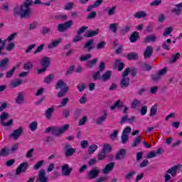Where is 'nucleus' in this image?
<instances>
[{
    "label": "nucleus",
    "mask_w": 182,
    "mask_h": 182,
    "mask_svg": "<svg viewBox=\"0 0 182 182\" xmlns=\"http://www.w3.org/2000/svg\"><path fill=\"white\" fill-rule=\"evenodd\" d=\"M53 108L50 107L48 108L46 112V117L47 119H50V117H52V113H53Z\"/></svg>",
    "instance_id": "obj_53"
},
{
    "label": "nucleus",
    "mask_w": 182,
    "mask_h": 182,
    "mask_svg": "<svg viewBox=\"0 0 182 182\" xmlns=\"http://www.w3.org/2000/svg\"><path fill=\"white\" fill-rule=\"evenodd\" d=\"M146 12L144 11H139L134 14V18H144L146 16Z\"/></svg>",
    "instance_id": "obj_59"
},
{
    "label": "nucleus",
    "mask_w": 182,
    "mask_h": 182,
    "mask_svg": "<svg viewBox=\"0 0 182 182\" xmlns=\"http://www.w3.org/2000/svg\"><path fill=\"white\" fill-rule=\"evenodd\" d=\"M9 64V58H4L0 61L1 69H5Z\"/></svg>",
    "instance_id": "obj_31"
},
{
    "label": "nucleus",
    "mask_w": 182,
    "mask_h": 182,
    "mask_svg": "<svg viewBox=\"0 0 182 182\" xmlns=\"http://www.w3.org/2000/svg\"><path fill=\"white\" fill-rule=\"evenodd\" d=\"M45 163V161L41 160L39 161L38 162H37L36 164V165L34 166V170H39V168H41V167H42V166H43V164Z\"/></svg>",
    "instance_id": "obj_58"
},
{
    "label": "nucleus",
    "mask_w": 182,
    "mask_h": 182,
    "mask_svg": "<svg viewBox=\"0 0 182 182\" xmlns=\"http://www.w3.org/2000/svg\"><path fill=\"white\" fill-rule=\"evenodd\" d=\"M32 5V0H26L24 4L22 6H16L14 9V15L21 18H28L32 15V10L31 9Z\"/></svg>",
    "instance_id": "obj_1"
},
{
    "label": "nucleus",
    "mask_w": 182,
    "mask_h": 182,
    "mask_svg": "<svg viewBox=\"0 0 182 182\" xmlns=\"http://www.w3.org/2000/svg\"><path fill=\"white\" fill-rule=\"evenodd\" d=\"M99 149V146L96 144H92L91 146H89L88 149V154H93L96 150Z\"/></svg>",
    "instance_id": "obj_38"
},
{
    "label": "nucleus",
    "mask_w": 182,
    "mask_h": 182,
    "mask_svg": "<svg viewBox=\"0 0 182 182\" xmlns=\"http://www.w3.org/2000/svg\"><path fill=\"white\" fill-rule=\"evenodd\" d=\"M180 58V53H177L176 54L173 55L171 58V63H174Z\"/></svg>",
    "instance_id": "obj_62"
},
{
    "label": "nucleus",
    "mask_w": 182,
    "mask_h": 182,
    "mask_svg": "<svg viewBox=\"0 0 182 182\" xmlns=\"http://www.w3.org/2000/svg\"><path fill=\"white\" fill-rule=\"evenodd\" d=\"M40 65L43 68L48 69V66H50V58L46 56L43 57L40 60Z\"/></svg>",
    "instance_id": "obj_12"
},
{
    "label": "nucleus",
    "mask_w": 182,
    "mask_h": 182,
    "mask_svg": "<svg viewBox=\"0 0 182 182\" xmlns=\"http://www.w3.org/2000/svg\"><path fill=\"white\" fill-rule=\"evenodd\" d=\"M111 77H112V71L107 70L101 76V80L102 82H107V80H109Z\"/></svg>",
    "instance_id": "obj_16"
},
{
    "label": "nucleus",
    "mask_w": 182,
    "mask_h": 182,
    "mask_svg": "<svg viewBox=\"0 0 182 182\" xmlns=\"http://www.w3.org/2000/svg\"><path fill=\"white\" fill-rule=\"evenodd\" d=\"M86 102H87V96L86 95V94H84L80 99L79 102L80 103V105H85Z\"/></svg>",
    "instance_id": "obj_60"
},
{
    "label": "nucleus",
    "mask_w": 182,
    "mask_h": 182,
    "mask_svg": "<svg viewBox=\"0 0 182 182\" xmlns=\"http://www.w3.org/2000/svg\"><path fill=\"white\" fill-rule=\"evenodd\" d=\"M29 129L31 132H35L38 129V122L33 121L29 125Z\"/></svg>",
    "instance_id": "obj_45"
},
{
    "label": "nucleus",
    "mask_w": 182,
    "mask_h": 182,
    "mask_svg": "<svg viewBox=\"0 0 182 182\" xmlns=\"http://www.w3.org/2000/svg\"><path fill=\"white\" fill-rule=\"evenodd\" d=\"M96 35H99V29L87 31L85 33V38H92V36H96Z\"/></svg>",
    "instance_id": "obj_28"
},
{
    "label": "nucleus",
    "mask_w": 182,
    "mask_h": 182,
    "mask_svg": "<svg viewBox=\"0 0 182 182\" xmlns=\"http://www.w3.org/2000/svg\"><path fill=\"white\" fill-rule=\"evenodd\" d=\"M117 26H119V23H113L109 25V30L110 32H112V33H116L117 32Z\"/></svg>",
    "instance_id": "obj_32"
},
{
    "label": "nucleus",
    "mask_w": 182,
    "mask_h": 182,
    "mask_svg": "<svg viewBox=\"0 0 182 182\" xmlns=\"http://www.w3.org/2000/svg\"><path fill=\"white\" fill-rule=\"evenodd\" d=\"M105 159H106V153L101 151L97 155V159L100 161H103Z\"/></svg>",
    "instance_id": "obj_56"
},
{
    "label": "nucleus",
    "mask_w": 182,
    "mask_h": 182,
    "mask_svg": "<svg viewBox=\"0 0 182 182\" xmlns=\"http://www.w3.org/2000/svg\"><path fill=\"white\" fill-rule=\"evenodd\" d=\"M102 2H103V0H97L93 5H91L87 8V12H90L93 8H97V6H100V5H102Z\"/></svg>",
    "instance_id": "obj_27"
},
{
    "label": "nucleus",
    "mask_w": 182,
    "mask_h": 182,
    "mask_svg": "<svg viewBox=\"0 0 182 182\" xmlns=\"http://www.w3.org/2000/svg\"><path fill=\"white\" fill-rule=\"evenodd\" d=\"M93 40L88 41L84 46V47L87 49V50H92L93 49Z\"/></svg>",
    "instance_id": "obj_41"
},
{
    "label": "nucleus",
    "mask_w": 182,
    "mask_h": 182,
    "mask_svg": "<svg viewBox=\"0 0 182 182\" xmlns=\"http://www.w3.org/2000/svg\"><path fill=\"white\" fill-rule=\"evenodd\" d=\"M23 133V128L18 127L14 129L13 132L10 134V137L14 140H18V139L22 136Z\"/></svg>",
    "instance_id": "obj_6"
},
{
    "label": "nucleus",
    "mask_w": 182,
    "mask_h": 182,
    "mask_svg": "<svg viewBox=\"0 0 182 182\" xmlns=\"http://www.w3.org/2000/svg\"><path fill=\"white\" fill-rule=\"evenodd\" d=\"M157 109H159V105L154 104L150 109L149 116L150 117H154L157 114Z\"/></svg>",
    "instance_id": "obj_18"
},
{
    "label": "nucleus",
    "mask_w": 182,
    "mask_h": 182,
    "mask_svg": "<svg viewBox=\"0 0 182 182\" xmlns=\"http://www.w3.org/2000/svg\"><path fill=\"white\" fill-rule=\"evenodd\" d=\"M106 46V41H100L97 43L95 48L100 50V49H105V47Z\"/></svg>",
    "instance_id": "obj_52"
},
{
    "label": "nucleus",
    "mask_w": 182,
    "mask_h": 182,
    "mask_svg": "<svg viewBox=\"0 0 182 182\" xmlns=\"http://www.w3.org/2000/svg\"><path fill=\"white\" fill-rule=\"evenodd\" d=\"M127 58L129 59V60H136V59H138L139 55H137L136 53H131L127 55Z\"/></svg>",
    "instance_id": "obj_43"
},
{
    "label": "nucleus",
    "mask_w": 182,
    "mask_h": 182,
    "mask_svg": "<svg viewBox=\"0 0 182 182\" xmlns=\"http://www.w3.org/2000/svg\"><path fill=\"white\" fill-rule=\"evenodd\" d=\"M54 79H55V75L52 74L49 75L44 78V83H47V85H49V83H52V82H53Z\"/></svg>",
    "instance_id": "obj_37"
},
{
    "label": "nucleus",
    "mask_w": 182,
    "mask_h": 182,
    "mask_svg": "<svg viewBox=\"0 0 182 182\" xmlns=\"http://www.w3.org/2000/svg\"><path fill=\"white\" fill-rule=\"evenodd\" d=\"M37 181L39 182H47L48 176H46V173L45 170L41 169L38 173V176L37 178Z\"/></svg>",
    "instance_id": "obj_11"
},
{
    "label": "nucleus",
    "mask_w": 182,
    "mask_h": 182,
    "mask_svg": "<svg viewBox=\"0 0 182 182\" xmlns=\"http://www.w3.org/2000/svg\"><path fill=\"white\" fill-rule=\"evenodd\" d=\"M15 48V43L10 41L6 46V48H5L6 50H8L9 52H11V50H13V49Z\"/></svg>",
    "instance_id": "obj_49"
},
{
    "label": "nucleus",
    "mask_w": 182,
    "mask_h": 182,
    "mask_svg": "<svg viewBox=\"0 0 182 182\" xmlns=\"http://www.w3.org/2000/svg\"><path fill=\"white\" fill-rule=\"evenodd\" d=\"M32 68H33V64H32V63H31L29 61L26 62L23 65L24 70H31V69H32Z\"/></svg>",
    "instance_id": "obj_47"
},
{
    "label": "nucleus",
    "mask_w": 182,
    "mask_h": 182,
    "mask_svg": "<svg viewBox=\"0 0 182 182\" xmlns=\"http://www.w3.org/2000/svg\"><path fill=\"white\" fill-rule=\"evenodd\" d=\"M75 151V149L70 147L69 145L65 146V156H73Z\"/></svg>",
    "instance_id": "obj_20"
},
{
    "label": "nucleus",
    "mask_w": 182,
    "mask_h": 182,
    "mask_svg": "<svg viewBox=\"0 0 182 182\" xmlns=\"http://www.w3.org/2000/svg\"><path fill=\"white\" fill-rule=\"evenodd\" d=\"M132 132V127H127L124 129L122 132V134H124L126 136H129V134Z\"/></svg>",
    "instance_id": "obj_61"
},
{
    "label": "nucleus",
    "mask_w": 182,
    "mask_h": 182,
    "mask_svg": "<svg viewBox=\"0 0 182 182\" xmlns=\"http://www.w3.org/2000/svg\"><path fill=\"white\" fill-rule=\"evenodd\" d=\"M45 49V44H41L38 47H37L36 50L33 52L34 55H36V53H41L42 50Z\"/></svg>",
    "instance_id": "obj_50"
},
{
    "label": "nucleus",
    "mask_w": 182,
    "mask_h": 182,
    "mask_svg": "<svg viewBox=\"0 0 182 182\" xmlns=\"http://www.w3.org/2000/svg\"><path fill=\"white\" fill-rule=\"evenodd\" d=\"M28 166L29 165L26 162H23V163L19 165V166L16 170V174L17 176H19V174H21V173H23V172L26 171V169L28 168Z\"/></svg>",
    "instance_id": "obj_8"
},
{
    "label": "nucleus",
    "mask_w": 182,
    "mask_h": 182,
    "mask_svg": "<svg viewBox=\"0 0 182 182\" xmlns=\"http://www.w3.org/2000/svg\"><path fill=\"white\" fill-rule=\"evenodd\" d=\"M173 31H174V28L171 26L166 28L162 34V38H167V36H171Z\"/></svg>",
    "instance_id": "obj_17"
},
{
    "label": "nucleus",
    "mask_w": 182,
    "mask_h": 182,
    "mask_svg": "<svg viewBox=\"0 0 182 182\" xmlns=\"http://www.w3.org/2000/svg\"><path fill=\"white\" fill-rule=\"evenodd\" d=\"M93 80H102V76L100 75V71H97L92 75Z\"/></svg>",
    "instance_id": "obj_54"
},
{
    "label": "nucleus",
    "mask_w": 182,
    "mask_h": 182,
    "mask_svg": "<svg viewBox=\"0 0 182 182\" xmlns=\"http://www.w3.org/2000/svg\"><path fill=\"white\" fill-rule=\"evenodd\" d=\"M122 122H126L128 121L129 122V123H133V122L136 121V117H131L130 118H127V116H125L124 117H122Z\"/></svg>",
    "instance_id": "obj_55"
},
{
    "label": "nucleus",
    "mask_w": 182,
    "mask_h": 182,
    "mask_svg": "<svg viewBox=\"0 0 182 182\" xmlns=\"http://www.w3.org/2000/svg\"><path fill=\"white\" fill-rule=\"evenodd\" d=\"M141 103V100L135 99L131 104V109H136L138 106Z\"/></svg>",
    "instance_id": "obj_35"
},
{
    "label": "nucleus",
    "mask_w": 182,
    "mask_h": 182,
    "mask_svg": "<svg viewBox=\"0 0 182 182\" xmlns=\"http://www.w3.org/2000/svg\"><path fill=\"white\" fill-rule=\"evenodd\" d=\"M136 174V171H129L125 176V178L127 180H132L133 178V176Z\"/></svg>",
    "instance_id": "obj_57"
},
{
    "label": "nucleus",
    "mask_w": 182,
    "mask_h": 182,
    "mask_svg": "<svg viewBox=\"0 0 182 182\" xmlns=\"http://www.w3.org/2000/svg\"><path fill=\"white\" fill-rule=\"evenodd\" d=\"M99 173H100V170L97 168L92 169L88 173V178L93 180V178H96L99 176Z\"/></svg>",
    "instance_id": "obj_15"
},
{
    "label": "nucleus",
    "mask_w": 182,
    "mask_h": 182,
    "mask_svg": "<svg viewBox=\"0 0 182 182\" xmlns=\"http://www.w3.org/2000/svg\"><path fill=\"white\" fill-rule=\"evenodd\" d=\"M126 149H119L115 156L116 160H123L126 157Z\"/></svg>",
    "instance_id": "obj_13"
},
{
    "label": "nucleus",
    "mask_w": 182,
    "mask_h": 182,
    "mask_svg": "<svg viewBox=\"0 0 182 182\" xmlns=\"http://www.w3.org/2000/svg\"><path fill=\"white\" fill-rule=\"evenodd\" d=\"M106 117H107V113L105 112L103 116L98 118L96 121L97 124H101V123H103L105 120H106Z\"/></svg>",
    "instance_id": "obj_46"
},
{
    "label": "nucleus",
    "mask_w": 182,
    "mask_h": 182,
    "mask_svg": "<svg viewBox=\"0 0 182 182\" xmlns=\"http://www.w3.org/2000/svg\"><path fill=\"white\" fill-rule=\"evenodd\" d=\"M151 55H153V47L151 46L146 47L144 53V58H150Z\"/></svg>",
    "instance_id": "obj_24"
},
{
    "label": "nucleus",
    "mask_w": 182,
    "mask_h": 182,
    "mask_svg": "<svg viewBox=\"0 0 182 182\" xmlns=\"http://www.w3.org/2000/svg\"><path fill=\"white\" fill-rule=\"evenodd\" d=\"M9 154H11V151L9 148H6V146H4L0 151V157H6V156H9Z\"/></svg>",
    "instance_id": "obj_19"
},
{
    "label": "nucleus",
    "mask_w": 182,
    "mask_h": 182,
    "mask_svg": "<svg viewBox=\"0 0 182 182\" xmlns=\"http://www.w3.org/2000/svg\"><path fill=\"white\" fill-rule=\"evenodd\" d=\"M9 119V113L3 112L0 115V120L4 127H12L14 126V119ZM8 120V121H6Z\"/></svg>",
    "instance_id": "obj_3"
},
{
    "label": "nucleus",
    "mask_w": 182,
    "mask_h": 182,
    "mask_svg": "<svg viewBox=\"0 0 182 182\" xmlns=\"http://www.w3.org/2000/svg\"><path fill=\"white\" fill-rule=\"evenodd\" d=\"M69 127H70V124H65L62 127H50L46 129V133L51 132L53 136L60 137L62 134H65L69 130Z\"/></svg>",
    "instance_id": "obj_2"
},
{
    "label": "nucleus",
    "mask_w": 182,
    "mask_h": 182,
    "mask_svg": "<svg viewBox=\"0 0 182 182\" xmlns=\"http://www.w3.org/2000/svg\"><path fill=\"white\" fill-rule=\"evenodd\" d=\"M105 69H106V63L102 61L99 64V70H100V72H103V70H105Z\"/></svg>",
    "instance_id": "obj_63"
},
{
    "label": "nucleus",
    "mask_w": 182,
    "mask_h": 182,
    "mask_svg": "<svg viewBox=\"0 0 182 182\" xmlns=\"http://www.w3.org/2000/svg\"><path fill=\"white\" fill-rule=\"evenodd\" d=\"M97 62H99V58H94L87 63V66L91 69L94 66H96Z\"/></svg>",
    "instance_id": "obj_30"
},
{
    "label": "nucleus",
    "mask_w": 182,
    "mask_h": 182,
    "mask_svg": "<svg viewBox=\"0 0 182 182\" xmlns=\"http://www.w3.org/2000/svg\"><path fill=\"white\" fill-rule=\"evenodd\" d=\"M90 58H92V54L88 53V54L80 55L79 59L80 62H86V60H89Z\"/></svg>",
    "instance_id": "obj_39"
},
{
    "label": "nucleus",
    "mask_w": 182,
    "mask_h": 182,
    "mask_svg": "<svg viewBox=\"0 0 182 182\" xmlns=\"http://www.w3.org/2000/svg\"><path fill=\"white\" fill-rule=\"evenodd\" d=\"M129 73H130V69L127 68L124 70V73H122V79L121 80V87L123 89L128 87L129 85H130V79L129 77Z\"/></svg>",
    "instance_id": "obj_4"
},
{
    "label": "nucleus",
    "mask_w": 182,
    "mask_h": 182,
    "mask_svg": "<svg viewBox=\"0 0 182 182\" xmlns=\"http://www.w3.org/2000/svg\"><path fill=\"white\" fill-rule=\"evenodd\" d=\"M115 164L114 162H111L107 164L104 168H102V171L103 174H109L111 171H113V168H114Z\"/></svg>",
    "instance_id": "obj_9"
},
{
    "label": "nucleus",
    "mask_w": 182,
    "mask_h": 182,
    "mask_svg": "<svg viewBox=\"0 0 182 182\" xmlns=\"http://www.w3.org/2000/svg\"><path fill=\"white\" fill-rule=\"evenodd\" d=\"M112 150H113V147H112L110 144H104L101 151L105 152V154H107V153H111Z\"/></svg>",
    "instance_id": "obj_23"
},
{
    "label": "nucleus",
    "mask_w": 182,
    "mask_h": 182,
    "mask_svg": "<svg viewBox=\"0 0 182 182\" xmlns=\"http://www.w3.org/2000/svg\"><path fill=\"white\" fill-rule=\"evenodd\" d=\"M55 89L57 90L60 89L61 92H68V90H69V87H68V85L65 82H63V80H60L55 85Z\"/></svg>",
    "instance_id": "obj_7"
},
{
    "label": "nucleus",
    "mask_w": 182,
    "mask_h": 182,
    "mask_svg": "<svg viewBox=\"0 0 182 182\" xmlns=\"http://www.w3.org/2000/svg\"><path fill=\"white\" fill-rule=\"evenodd\" d=\"M117 9V7L116 6H112V7H110L109 9H108V11H107V15L109 16H113V15H114L116 14V9Z\"/></svg>",
    "instance_id": "obj_48"
},
{
    "label": "nucleus",
    "mask_w": 182,
    "mask_h": 182,
    "mask_svg": "<svg viewBox=\"0 0 182 182\" xmlns=\"http://www.w3.org/2000/svg\"><path fill=\"white\" fill-rule=\"evenodd\" d=\"M5 43L6 41L0 38V55H6V52L5 51Z\"/></svg>",
    "instance_id": "obj_22"
},
{
    "label": "nucleus",
    "mask_w": 182,
    "mask_h": 182,
    "mask_svg": "<svg viewBox=\"0 0 182 182\" xmlns=\"http://www.w3.org/2000/svg\"><path fill=\"white\" fill-rule=\"evenodd\" d=\"M167 72V68H165L163 70H160L158 75H153L152 76V79L154 80H157V79H160V77L161 76H163V75H164Z\"/></svg>",
    "instance_id": "obj_33"
},
{
    "label": "nucleus",
    "mask_w": 182,
    "mask_h": 182,
    "mask_svg": "<svg viewBox=\"0 0 182 182\" xmlns=\"http://www.w3.org/2000/svg\"><path fill=\"white\" fill-rule=\"evenodd\" d=\"M120 72L123 70V68H124V64L120 61V60H116L115 63L114 65V69H117Z\"/></svg>",
    "instance_id": "obj_21"
},
{
    "label": "nucleus",
    "mask_w": 182,
    "mask_h": 182,
    "mask_svg": "<svg viewBox=\"0 0 182 182\" xmlns=\"http://www.w3.org/2000/svg\"><path fill=\"white\" fill-rule=\"evenodd\" d=\"M180 170V166H174L167 171L168 174H171L172 176H176L177 174V171Z\"/></svg>",
    "instance_id": "obj_26"
},
{
    "label": "nucleus",
    "mask_w": 182,
    "mask_h": 182,
    "mask_svg": "<svg viewBox=\"0 0 182 182\" xmlns=\"http://www.w3.org/2000/svg\"><path fill=\"white\" fill-rule=\"evenodd\" d=\"M122 106H123V103H122V101L118 100L111 107V110H116V109H120Z\"/></svg>",
    "instance_id": "obj_36"
},
{
    "label": "nucleus",
    "mask_w": 182,
    "mask_h": 182,
    "mask_svg": "<svg viewBox=\"0 0 182 182\" xmlns=\"http://www.w3.org/2000/svg\"><path fill=\"white\" fill-rule=\"evenodd\" d=\"M139 39V32L134 31L131 34V36L129 37V41L132 43H134V42H137V40Z\"/></svg>",
    "instance_id": "obj_25"
},
{
    "label": "nucleus",
    "mask_w": 182,
    "mask_h": 182,
    "mask_svg": "<svg viewBox=\"0 0 182 182\" xmlns=\"http://www.w3.org/2000/svg\"><path fill=\"white\" fill-rule=\"evenodd\" d=\"M141 136H137L133 141L132 144V147H137V146H139V144H140L141 141Z\"/></svg>",
    "instance_id": "obj_40"
},
{
    "label": "nucleus",
    "mask_w": 182,
    "mask_h": 182,
    "mask_svg": "<svg viewBox=\"0 0 182 182\" xmlns=\"http://www.w3.org/2000/svg\"><path fill=\"white\" fill-rule=\"evenodd\" d=\"M23 94H22V92H19L16 98V103H17V105H22V103H23Z\"/></svg>",
    "instance_id": "obj_34"
},
{
    "label": "nucleus",
    "mask_w": 182,
    "mask_h": 182,
    "mask_svg": "<svg viewBox=\"0 0 182 182\" xmlns=\"http://www.w3.org/2000/svg\"><path fill=\"white\" fill-rule=\"evenodd\" d=\"M170 43H171V39L168 38L163 42L162 48L165 50H170Z\"/></svg>",
    "instance_id": "obj_29"
},
{
    "label": "nucleus",
    "mask_w": 182,
    "mask_h": 182,
    "mask_svg": "<svg viewBox=\"0 0 182 182\" xmlns=\"http://www.w3.org/2000/svg\"><path fill=\"white\" fill-rule=\"evenodd\" d=\"M80 146L82 149H87V147H89V141H87V140H84L81 141Z\"/></svg>",
    "instance_id": "obj_64"
},
{
    "label": "nucleus",
    "mask_w": 182,
    "mask_h": 182,
    "mask_svg": "<svg viewBox=\"0 0 182 182\" xmlns=\"http://www.w3.org/2000/svg\"><path fill=\"white\" fill-rule=\"evenodd\" d=\"M22 84V80H15L11 82V87H18V86H21Z\"/></svg>",
    "instance_id": "obj_42"
},
{
    "label": "nucleus",
    "mask_w": 182,
    "mask_h": 182,
    "mask_svg": "<svg viewBox=\"0 0 182 182\" xmlns=\"http://www.w3.org/2000/svg\"><path fill=\"white\" fill-rule=\"evenodd\" d=\"M73 26V21L70 20L65 23H60L58 26V31L59 32H65V31H68V29L72 28Z\"/></svg>",
    "instance_id": "obj_5"
},
{
    "label": "nucleus",
    "mask_w": 182,
    "mask_h": 182,
    "mask_svg": "<svg viewBox=\"0 0 182 182\" xmlns=\"http://www.w3.org/2000/svg\"><path fill=\"white\" fill-rule=\"evenodd\" d=\"M16 36H18V33H13L12 34L9 36L8 38L4 41H6V42H11V41H14V39H15V38H16Z\"/></svg>",
    "instance_id": "obj_51"
},
{
    "label": "nucleus",
    "mask_w": 182,
    "mask_h": 182,
    "mask_svg": "<svg viewBox=\"0 0 182 182\" xmlns=\"http://www.w3.org/2000/svg\"><path fill=\"white\" fill-rule=\"evenodd\" d=\"M61 173L63 176H69L72 173V168L68 164H65L62 166Z\"/></svg>",
    "instance_id": "obj_14"
},
{
    "label": "nucleus",
    "mask_w": 182,
    "mask_h": 182,
    "mask_svg": "<svg viewBox=\"0 0 182 182\" xmlns=\"http://www.w3.org/2000/svg\"><path fill=\"white\" fill-rule=\"evenodd\" d=\"M60 43H62V38H58L48 43V49H55V48L58 47Z\"/></svg>",
    "instance_id": "obj_10"
},
{
    "label": "nucleus",
    "mask_w": 182,
    "mask_h": 182,
    "mask_svg": "<svg viewBox=\"0 0 182 182\" xmlns=\"http://www.w3.org/2000/svg\"><path fill=\"white\" fill-rule=\"evenodd\" d=\"M157 37L153 34H151L146 37L145 42H156Z\"/></svg>",
    "instance_id": "obj_44"
}]
</instances>
